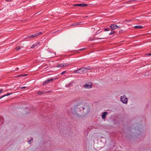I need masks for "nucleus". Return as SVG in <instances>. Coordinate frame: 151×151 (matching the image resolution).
Returning <instances> with one entry per match:
<instances>
[{"label": "nucleus", "instance_id": "1", "mask_svg": "<svg viewBox=\"0 0 151 151\" xmlns=\"http://www.w3.org/2000/svg\"><path fill=\"white\" fill-rule=\"evenodd\" d=\"M90 69V67H82L74 71L73 73H74L83 74L84 73L86 72L87 71Z\"/></svg>", "mask_w": 151, "mask_h": 151}, {"label": "nucleus", "instance_id": "2", "mask_svg": "<svg viewBox=\"0 0 151 151\" xmlns=\"http://www.w3.org/2000/svg\"><path fill=\"white\" fill-rule=\"evenodd\" d=\"M121 101L123 104H127V99L125 95L121 96Z\"/></svg>", "mask_w": 151, "mask_h": 151}, {"label": "nucleus", "instance_id": "3", "mask_svg": "<svg viewBox=\"0 0 151 151\" xmlns=\"http://www.w3.org/2000/svg\"><path fill=\"white\" fill-rule=\"evenodd\" d=\"M56 78H49L47 80H46L43 83V85H45L48 84L51 82H52L53 80L56 79Z\"/></svg>", "mask_w": 151, "mask_h": 151}, {"label": "nucleus", "instance_id": "4", "mask_svg": "<svg viewBox=\"0 0 151 151\" xmlns=\"http://www.w3.org/2000/svg\"><path fill=\"white\" fill-rule=\"evenodd\" d=\"M92 83L91 82H89L86 83L84 86V88H91Z\"/></svg>", "mask_w": 151, "mask_h": 151}, {"label": "nucleus", "instance_id": "5", "mask_svg": "<svg viewBox=\"0 0 151 151\" xmlns=\"http://www.w3.org/2000/svg\"><path fill=\"white\" fill-rule=\"evenodd\" d=\"M42 34V33L41 32H39V33H36L35 34L32 35H31L28 36L27 37L28 38H34L35 37L38 36V35H40Z\"/></svg>", "mask_w": 151, "mask_h": 151}, {"label": "nucleus", "instance_id": "6", "mask_svg": "<svg viewBox=\"0 0 151 151\" xmlns=\"http://www.w3.org/2000/svg\"><path fill=\"white\" fill-rule=\"evenodd\" d=\"M74 6H87V4H74L73 5Z\"/></svg>", "mask_w": 151, "mask_h": 151}, {"label": "nucleus", "instance_id": "7", "mask_svg": "<svg viewBox=\"0 0 151 151\" xmlns=\"http://www.w3.org/2000/svg\"><path fill=\"white\" fill-rule=\"evenodd\" d=\"M68 64L65 63H61L60 64H59L58 65V66H57L58 67H65L67 66L68 65Z\"/></svg>", "mask_w": 151, "mask_h": 151}, {"label": "nucleus", "instance_id": "8", "mask_svg": "<svg viewBox=\"0 0 151 151\" xmlns=\"http://www.w3.org/2000/svg\"><path fill=\"white\" fill-rule=\"evenodd\" d=\"M111 28L113 30H114L117 28V26L115 24H111L110 26Z\"/></svg>", "mask_w": 151, "mask_h": 151}, {"label": "nucleus", "instance_id": "9", "mask_svg": "<svg viewBox=\"0 0 151 151\" xmlns=\"http://www.w3.org/2000/svg\"><path fill=\"white\" fill-rule=\"evenodd\" d=\"M107 114L108 113L107 112H104L102 115V118L104 119L106 117Z\"/></svg>", "mask_w": 151, "mask_h": 151}, {"label": "nucleus", "instance_id": "10", "mask_svg": "<svg viewBox=\"0 0 151 151\" xmlns=\"http://www.w3.org/2000/svg\"><path fill=\"white\" fill-rule=\"evenodd\" d=\"M142 27L143 26L141 25L135 26L134 27V28L136 29L142 28Z\"/></svg>", "mask_w": 151, "mask_h": 151}, {"label": "nucleus", "instance_id": "11", "mask_svg": "<svg viewBox=\"0 0 151 151\" xmlns=\"http://www.w3.org/2000/svg\"><path fill=\"white\" fill-rule=\"evenodd\" d=\"M27 74H21V75H17V77H24V76H27Z\"/></svg>", "mask_w": 151, "mask_h": 151}, {"label": "nucleus", "instance_id": "12", "mask_svg": "<svg viewBox=\"0 0 151 151\" xmlns=\"http://www.w3.org/2000/svg\"><path fill=\"white\" fill-rule=\"evenodd\" d=\"M21 49V47L19 46H18L16 47L15 49L17 51Z\"/></svg>", "mask_w": 151, "mask_h": 151}, {"label": "nucleus", "instance_id": "13", "mask_svg": "<svg viewBox=\"0 0 151 151\" xmlns=\"http://www.w3.org/2000/svg\"><path fill=\"white\" fill-rule=\"evenodd\" d=\"M43 93H44V92H43V91H38L37 92V94L39 95V94H42Z\"/></svg>", "mask_w": 151, "mask_h": 151}, {"label": "nucleus", "instance_id": "14", "mask_svg": "<svg viewBox=\"0 0 151 151\" xmlns=\"http://www.w3.org/2000/svg\"><path fill=\"white\" fill-rule=\"evenodd\" d=\"M33 139L32 138H31V139H30L29 140H28V142L29 144H30L31 143V141H33Z\"/></svg>", "mask_w": 151, "mask_h": 151}, {"label": "nucleus", "instance_id": "15", "mask_svg": "<svg viewBox=\"0 0 151 151\" xmlns=\"http://www.w3.org/2000/svg\"><path fill=\"white\" fill-rule=\"evenodd\" d=\"M80 22H78V23H74L72 25V26H75L76 25H78L80 24Z\"/></svg>", "mask_w": 151, "mask_h": 151}, {"label": "nucleus", "instance_id": "16", "mask_svg": "<svg viewBox=\"0 0 151 151\" xmlns=\"http://www.w3.org/2000/svg\"><path fill=\"white\" fill-rule=\"evenodd\" d=\"M12 94V93H8V94H6V95H4V96H9V95H10V94Z\"/></svg>", "mask_w": 151, "mask_h": 151}, {"label": "nucleus", "instance_id": "17", "mask_svg": "<svg viewBox=\"0 0 151 151\" xmlns=\"http://www.w3.org/2000/svg\"><path fill=\"white\" fill-rule=\"evenodd\" d=\"M35 44H33V45H32V46H31V48H34L35 47Z\"/></svg>", "mask_w": 151, "mask_h": 151}, {"label": "nucleus", "instance_id": "18", "mask_svg": "<svg viewBox=\"0 0 151 151\" xmlns=\"http://www.w3.org/2000/svg\"><path fill=\"white\" fill-rule=\"evenodd\" d=\"M39 43H40L39 42H36V43H35L34 44H35V46H36L37 45H38Z\"/></svg>", "mask_w": 151, "mask_h": 151}, {"label": "nucleus", "instance_id": "19", "mask_svg": "<svg viewBox=\"0 0 151 151\" xmlns=\"http://www.w3.org/2000/svg\"><path fill=\"white\" fill-rule=\"evenodd\" d=\"M114 33V31H111L110 33H109V35H111L113 34Z\"/></svg>", "mask_w": 151, "mask_h": 151}, {"label": "nucleus", "instance_id": "20", "mask_svg": "<svg viewBox=\"0 0 151 151\" xmlns=\"http://www.w3.org/2000/svg\"><path fill=\"white\" fill-rule=\"evenodd\" d=\"M109 29H107V28H106L105 29V31H109Z\"/></svg>", "mask_w": 151, "mask_h": 151}, {"label": "nucleus", "instance_id": "21", "mask_svg": "<svg viewBox=\"0 0 151 151\" xmlns=\"http://www.w3.org/2000/svg\"><path fill=\"white\" fill-rule=\"evenodd\" d=\"M4 97H5L4 95L0 96V99Z\"/></svg>", "mask_w": 151, "mask_h": 151}, {"label": "nucleus", "instance_id": "22", "mask_svg": "<svg viewBox=\"0 0 151 151\" xmlns=\"http://www.w3.org/2000/svg\"><path fill=\"white\" fill-rule=\"evenodd\" d=\"M65 72H66V71H64L63 72H62L61 73V74L62 75H63Z\"/></svg>", "mask_w": 151, "mask_h": 151}, {"label": "nucleus", "instance_id": "23", "mask_svg": "<svg viewBox=\"0 0 151 151\" xmlns=\"http://www.w3.org/2000/svg\"><path fill=\"white\" fill-rule=\"evenodd\" d=\"M101 32V31H98L97 32H96V34H99V33H100Z\"/></svg>", "mask_w": 151, "mask_h": 151}, {"label": "nucleus", "instance_id": "24", "mask_svg": "<svg viewBox=\"0 0 151 151\" xmlns=\"http://www.w3.org/2000/svg\"><path fill=\"white\" fill-rule=\"evenodd\" d=\"M104 38H104V37H103V38H97V39H104Z\"/></svg>", "mask_w": 151, "mask_h": 151}, {"label": "nucleus", "instance_id": "25", "mask_svg": "<svg viewBox=\"0 0 151 151\" xmlns=\"http://www.w3.org/2000/svg\"><path fill=\"white\" fill-rule=\"evenodd\" d=\"M26 88V87H25V86H24V87H20V88L21 89H22V88Z\"/></svg>", "mask_w": 151, "mask_h": 151}, {"label": "nucleus", "instance_id": "26", "mask_svg": "<svg viewBox=\"0 0 151 151\" xmlns=\"http://www.w3.org/2000/svg\"><path fill=\"white\" fill-rule=\"evenodd\" d=\"M52 92L51 91H47L46 92V93H48V92Z\"/></svg>", "mask_w": 151, "mask_h": 151}, {"label": "nucleus", "instance_id": "27", "mask_svg": "<svg viewBox=\"0 0 151 151\" xmlns=\"http://www.w3.org/2000/svg\"><path fill=\"white\" fill-rule=\"evenodd\" d=\"M84 49H85V48H83V49H80V50H84Z\"/></svg>", "mask_w": 151, "mask_h": 151}, {"label": "nucleus", "instance_id": "28", "mask_svg": "<svg viewBox=\"0 0 151 151\" xmlns=\"http://www.w3.org/2000/svg\"><path fill=\"white\" fill-rule=\"evenodd\" d=\"M6 1H11L12 0H6Z\"/></svg>", "mask_w": 151, "mask_h": 151}, {"label": "nucleus", "instance_id": "29", "mask_svg": "<svg viewBox=\"0 0 151 151\" xmlns=\"http://www.w3.org/2000/svg\"><path fill=\"white\" fill-rule=\"evenodd\" d=\"M120 28V27H118L117 26V28Z\"/></svg>", "mask_w": 151, "mask_h": 151}, {"label": "nucleus", "instance_id": "30", "mask_svg": "<svg viewBox=\"0 0 151 151\" xmlns=\"http://www.w3.org/2000/svg\"><path fill=\"white\" fill-rule=\"evenodd\" d=\"M148 55H151V53L149 54H148Z\"/></svg>", "mask_w": 151, "mask_h": 151}, {"label": "nucleus", "instance_id": "31", "mask_svg": "<svg viewBox=\"0 0 151 151\" xmlns=\"http://www.w3.org/2000/svg\"><path fill=\"white\" fill-rule=\"evenodd\" d=\"M84 109V108H83V109Z\"/></svg>", "mask_w": 151, "mask_h": 151}]
</instances>
